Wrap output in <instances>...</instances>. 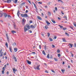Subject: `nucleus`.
Returning a JSON list of instances; mask_svg holds the SVG:
<instances>
[{
    "label": "nucleus",
    "mask_w": 76,
    "mask_h": 76,
    "mask_svg": "<svg viewBox=\"0 0 76 76\" xmlns=\"http://www.w3.org/2000/svg\"><path fill=\"white\" fill-rule=\"evenodd\" d=\"M40 66V65H39L37 66L36 67H34V69H35V70H37H37H40V69H39V68Z\"/></svg>",
    "instance_id": "obj_1"
},
{
    "label": "nucleus",
    "mask_w": 76,
    "mask_h": 76,
    "mask_svg": "<svg viewBox=\"0 0 76 76\" xmlns=\"http://www.w3.org/2000/svg\"><path fill=\"white\" fill-rule=\"evenodd\" d=\"M13 58V59L15 60V61L16 62H17V59H16V58L15 56L14 55H13L12 56Z\"/></svg>",
    "instance_id": "obj_2"
},
{
    "label": "nucleus",
    "mask_w": 76,
    "mask_h": 76,
    "mask_svg": "<svg viewBox=\"0 0 76 76\" xmlns=\"http://www.w3.org/2000/svg\"><path fill=\"white\" fill-rule=\"evenodd\" d=\"M36 25H37V24H35V25L34 26H33V25H31V28H35V27H36Z\"/></svg>",
    "instance_id": "obj_3"
},
{
    "label": "nucleus",
    "mask_w": 76,
    "mask_h": 76,
    "mask_svg": "<svg viewBox=\"0 0 76 76\" xmlns=\"http://www.w3.org/2000/svg\"><path fill=\"white\" fill-rule=\"evenodd\" d=\"M24 31L25 32H26V31L28 29V28H26V26H24Z\"/></svg>",
    "instance_id": "obj_4"
},
{
    "label": "nucleus",
    "mask_w": 76,
    "mask_h": 76,
    "mask_svg": "<svg viewBox=\"0 0 76 76\" xmlns=\"http://www.w3.org/2000/svg\"><path fill=\"white\" fill-rule=\"evenodd\" d=\"M28 16V14H27L25 13L24 15L23 16V18H27Z\"/></svg>",
    "instance_id": "obj_5"
},
{
    "label": "nucleus",
    "mask_w": 76,
    "mask_h": 76,
    "mask_svg": "<svg viewBox=\"0 0 76 76\" xmlns=\"http://www.w3.org/2000/svg\"><path fill=\"white\" fill-rule=\"evenodd\" d=\"M0 54H1L0 57H2L3 54H4V53L3 52H2L0 53Z\"/></svg>",
    "instance_id": "obj_6"
},
{
    "label": "nucleus",
    "mask_w": 76,
    "mask_h": 76,
    "mask_svg": "<svg viewBox=\"0 0 76 76\" xmlns=\"http://www.w3.org/2000/svg\"><path fill=\"white\" fill-rule=\"evenodd\" d=\"M27 62V63L28 64H31V62L28 61V60H26Z\"/></svg>",
    "instance_id": "obj_7"
},
{
    "label": "nucleus",
    "mask_w": 76,
    "mask_h": 76,
    "mask_svg": "<svg viewBox=\"0 0 76 76\" xmlns=\"http://www.w3.org/2000/svg\"><path fill=\"white\" fill-rule=\"evenodd\" d=\"M12 0H7V3H10L11 1H12Z\"/></svg>",
    "instance_id": "obj_8"
},
{
    "label": "nucleus",
    "mask_w": 76,
    "mask_h": 76,
    "mask_svg": "<svg viewBox=\"0 0 76 76\" xmlns=\"http://www.w3.org/2000/svg\"><path fill=\"white\" fill-rule=\"evenodd\" d=\"M3 14H4V13L3 12H0V17H2V16H3Z\"/></svg>",
    "instance_id": "obj_9"
},
{
    "label": "nucleus",
    "mask_w": 76,
    "mask_h": 76,
    "mask_svg": "<svg viewBox=\"0 0 76 76\" xmlns=\"http://www.w3.org/2000/svg\"><path fill=\"white\" fill-rule=\"evenodd\" d=\"M26 26L27 27V28H28V29H30V27L29 26V25H28V24H27L26 25Z\"/></svg>",
    "instance_id": "obj_10"
},
{
    "label": "nucleus",
    "mask_w": 76,
    "mask_h": 76,
    "mask_svg": "<svg viewBox=\"0 0 76 76\" xmlns=\"http://www.w3.org/2000/svg\"><path fill=\"white\" fill-rule=\"evenodd\" d=\"M37 18L38 19H39V20H42V19H41V17L39 16H37Z\"/></svg>",
    "instance_id": "obj_11"
},
{
    "label": "nucleus",
    "mask_w": 76,
    "mask_h": 76,
    "mask_svg": "<svg viewBox=\"0 0 76 76\" xmlns=\"http://www.w3.org/2000/svg\"><path fill=\"white\" fill-rule=\"evenodd\" d=\"M33 4H34L35 8L37 10V6H36V5L34 3H33Z\"/></svg>",
    "instance_id": "obj_12"
},
{
    "label": "nucleus",
    "mask_w": 76,
    "mask_h": 76,
    "mask_svg": "<svg viewBox=\"0 0 76 76\" xmlns=\"http://www.w3.org/2000/svg\"><path fill=\"white\" fill-rule=\"evenodd\" d=\"M14 27L15 28V29H16V24L15 23H14Z\"/></svg>",
    "instance_id": "obj_13"
},
{
    "label": "nucleus",
    "mask_w": 76,
    "mask_h": 76,
    "mask_svg": "<svg viewBox=\"0 0 76 76\" xmlns=\"http://www.w3.org/2000/svg\"><path fill=\"white\" fill-rule=\"evenodd\" d=\"M26 20H25V18H23L22 20V21L23 22L22 23H24V22H25Z\"/></svg>",
    "instance_id": "obj_14"
},
{
    "label": "nucleus",
    "mask_w": 76,
    "mask_h": 76,
    "mask_svg": "<svg viewBox=\"0 0 76 76\" xmlns=\"http://www.w3.org/2000/svg\"><path fill=\"white\" fill-rule=\"evenodd\" d=\"M69 45L70 48H72L73 46H72V44L69 43Z\"/></svg>",
    "instance_id": "obj_15"
},
{
    "label": "nucleus",
    "mask_w": 76,
    "mask_h": 76,
    "mask_svg": "<svg viewBox=\"0 0 76 76\" xmlns=\"http://www.w3.org/2000/svg\"><path fill=\"white\" fill-rule=\"evenodd\" d=\"M25 2H23L22 4H20V5L21 6H24V5H25Z\"/></svg>",
    "instance_id": "obj_16"
},
{
    "label": "nucleus",
    "mask_w": 76,
    "mask_h": 76,
    "mask_svg": "<svg viewBox=\"0 0 76 76\" xmlns=\"http://www.w3.org/2000/svg\"><path fill=\"white\" fill-rule=\"evenodd\" d=\"M63 41L64 42H67V41L66 40V39H65V38H63L62 39Z\"/></svg>",
    "instance_id": "obj_17"
},
{
    "label": "nucleus",
    "mask_w": 76,
    "mask_h": 76,
    "mask_svg": "<svg viewBox=\"0 0 76 76\" xmlns=\"http://www.w3.org/2000/svg\"><path fill=\"white\" fill-rule=\"evenodd\" d=\"M14 51L15 52H16L18 51V49L16 48H14Z\"/></svg>",
    "instance_id": "obj_18"
},
{
    "label": "nucleus",
    "mask_w": 76,
    "mask_h": 76,
    "mask_svg": "<svg viewBox=\"0 0 76 76\" xmlns=\"http://www.w3.org/2000/svg\"><path fill=\"white\" fill-rule=\"evenodd\" d=\"M9 48H10V52H11V53H12V48H11V47L10 46L9 47Z\"/></svg>",
    "instance_id": "obj_19"
},
{
    "label": "nucleus",
    "mask_w": 76,
    "mask_h": 76,
    "mask_svg": "<svg viewBox=\"0 0 76 76\" xmlns=\"http://www.w3.org/2000/svg\"><path fill=\"white\" fill-rule=\"evenodd\" d=\"M4 16L5 17V18H7V15L6 13H4Z\"/></svg>",
    "instance_id": "obj_20"
},
{
    "label": "nucleus",
    "mask_w": 76,
    "mask_h": 76,
    "mask_svg": "<svg viewBox=\"0 0 76 76\" xmlns=\"http://www.w3.org/2000/svg\"><path fill=\"white\" fill-rule=\"evenodd\" d=\"M42 53L43 54H44V55H45V56L46 55V54L45 53V51H44V50H43Z\"/></svg>",
    "instance_id": "obj_21"
},
{
    "label": "nucleus",
    "mask_w": 76,
    "mask_h": 76,
    "mask_svg": "<svg viewBox=\"0 0 76 76\" xmlns=\"http://www.w3.org/2000/svg\"><path fill=\"white\" fill-rule=\"evenodd\" d=\"M19 13H20V11H19V10H18V12H17V15L18 16H19Z\"/></svg>",
    "instance_id": "obj_22"
},
{
    "label": "nucleus",
    "mask_w": 76,
    "mask_h": 76,
    "mask_svg": "<svg viewBox=\"0 0 76 76\" xmlns=\"http://www.w3.org/2000/svg\"><path fill=\"white\" fill-rule=\"evenodd\" d=\"M5 45L7 48H8V44H7V42H6V43Z\"/></svg>",
    "instance_id": "obj_23"
},
{
    "label": "nucleus",
    "mask_w": 76,
    "mask_h": 76,
    "mask_svg": "<svg viewBox=\"0 0 76 76\" xmlns=\"http://www.w3.org/2000/svg\"><path fill=\"white\" fill-rule=\"evenodd\" d=\"M46 22L48 24V25H50V23H49L48 21H46Z\"/></svg>",
    "instance_id": "obj_24"
},
{
    "label": "nucleus",
    "mask_w": 76,
    "mask_h": 76,
    "mask_svg": "<svg viewBox=\"0 0 76 76\" xmlns=\"http://www.w3.org/2000/svg\"><path fill=\"white\" fill-rule=\"evenodd\" d=\"M51 21L53 23H56V21H55L54 20H53L52 19Z\"/></svg>",
    "instance_id": "obj_25"
},
{
    "label": "nucleus",
    "mask_w": 76,
    "mask_h": 76,
    "mask_svg": "<svg viewBox=\"0 0 76 76\" xmlns=\"http://www.w3.org/2000/svg\"><path fill=\"white\" fill-rule=\"evenodd\" d=\"M48 26H45V29H48Z\"/></svg>",
    "instance_id": "obj_26"
},
{
    "label": "nucleus",
    "mask_w": 76,
    "mask_h": 76,
    "mask_svg": "<svg viewBox=\"0 0 76 76\" xmlns=\"http://www.w3.org/2000/svg\"><path fill=\"white\" fill-rule=\"evenodd\" d=\"M73 24L74 25V26H75V27L76 28V24L75 23V22H74L73 23Z\"/></svg>",
    "instance_id": "obj_27"
},
{
    "label": "nucleus",
    "mask_w": 76,
    "mask_h": 76,
    "mask_svg": "<svg viewBox=\"0 0 76 76\" xmlns=\"http://www.w3.org/2000/svg\"><path fill=\"white\" fill-rule=\"evenodd\" d=\"M51 71L52 72H53V73H56V72H55V71H54L52 69H51Z\"/></svg>",
    "instance_id": "obj_28"
},
{
    "label": "nucleus",
    "mask_w": 76,
    "mask_h": 76,
    "mask_svg": "<svg viewBox=\"0 0 76 76\" xmlns=\"http://www.w3.org/2000/svg\"><path fill=\"white\" fill-rule=\"evenodd\" d=\"M60 27V28H63V26H61L60 25H58Z\"/></svg>",
    "instance_id": "obj_29"
},
{
    "label": "nucleus",
    "mask_w": 76,
    "mask_h": 76,
    "mask_svg": "<svg viewBox=\"0 0 76 76\" xmlns=\"http://www.w3.org/2000/svg\"><path fill=\"white\" fill-rule=\"evenodd\" d=\"M49 40L51 42H52V41H53V39H51V38H49Z\"/></svg>",
    "instance_id": "obj_30"
},
{
    "label": "nucleus",
    "mask_w": 76,
    "mask_h": 76,
    "mask_svg": "<svg viewBox=\"0 0 76 76\" xmlns=\"http://www.w3.org/2000/svg\"><path fill=\"white\" fill-rule=\"evenodd\" d=\"M48 13L49 16H51V12H48Z\"/></svg>",
    "instance_id": "obj_31"
},
{
    "label": "nucleus",
    "mask_w": 76,
    "mask_h": 76,
    "mask_svg": "<svg viewBox=\"0 0 76 76\" xmlns=\"http://www.w3.org/2000/svg\"><path fill=\"white\" fill-rule=\"evenodd\" d=\"M12 45H13L14 46L16 45V43H13Z\"/></svg>",
    "instance_id": "obj_32"
},
{
    "label": "nucleus",
    "mask_w": 76,
    "mask_h": 76,
    "mask_svg": "<svg viewBox=\"0 0 76 76\" xmlns=\"http://www.w3.org/2000/svg\"><path fill=\"white\" fill-rule=\"evenodd\" d=\"M50 33H48V37H50Z\"/></svg>",
    "instance_id": "obj_33"
},
{
    "label": "nucleus",
    "mask_w": 76,
    "mask_h": 76,
    "mask_svg": "<svg viewBox=\"0 0 76 76\" xmlns=\"http://www.w3.org/2000/svg\"><path fill=\"white\" fill-rule=\"evenodd\" d=\"M61 71H62V72L63 73H64V70H63V69H61Z\"/></svg>",
    "instance_id": "obj_34"
},
{
    "label": "nucleus",
    "mask_w": 76,
    "mask_h": 76,
    "mask_svg": "<svg viewBox=\"0 0 76 76\" xmlns=\"http://www.w3.org/2000/svg\"><path fill=\"white\" fill-rule=\"evenodd\" d=\"M47 48V46H46V45H45L44 46V49L45 50H46L47 49H46Z\"/></svg>",
    "instance_id": "obj_35"
},
{
    "label": "nucleus",
    "mask_w": 76,
    "mask_h": 76,
    "mask_svg": "<svg viewBox=\"0 0 76 76\" xmlns=\"http://www.w3.org/2000/svg\"><path fill=\"white\" fill-rule=\"evenodd\" d=\"M61 55H60V54H58V57H61Z\"/></svg>",
    "instance_id": "obj_36"
},
{
    "label": "nucleus",
    "mask_w": 76,
    "mask_h": 76,
    "mask_svg": "<svg viewBox=\"0 0 76 76\" xmlns=\"http://www.w3.org/2000/svg\"><path fill=\"white\" fill-rule=\"evenodd\" d=\"M15 3H18V0H15Z\"/></svg>",
    "instance_id": "obj_37"
},
{
    "label": "nucleus",
    "mask_w": 76,
    "mask_h": 76,
    "mask_svg": "<svg viewBox=\"0 0 76 76\" xmlns=\"http://www.w3.org/2000/svg\"><path fill=\"white\" fill-rule=\"evenodd\" d=\"M13 72L14 73H15V69L13 68Z\"/></svg>",
    "instance_id": "obj_38"
},
{
    "label": "nucleus",
    "mask_w": 76,
    "mask_h": 76,
    "mask_svg": "<svg viewBox=\"0 0 76 76\" xmlns=\"http://www.w3.org/2000/svg\"><path fill=\"white\" fill-rule=\"evenodd\" d=\"M8 18H12V17H11V16L10 15H9L8 16Z\"/></svg>",
    "instance_id": "obj_39"
},
{
    "label": "nucleus",
    "mask_w": 76,
    "mask_h": 76,
    "mask_svg": "<svg viewBox=\"0 0 76 76\" xmlns=\"http://www.w3.org/2000/svg\"><path fill=\"white\" fill-rule=\"evenodd\" d=\"M65 34L67 36H69V34L67 33L66 32L65 33Z\"/></svg>",
    "instance_id": "obj_40"
},
{
    "label": "nucleus",
    "mask_w": 76,
    "mask_h": 76,
    "mask_svg": "<svg viewBox=\"0 0 76 76\" xmlns=\"http://www.w3.org/2000/svg\"><path fill=\"white\" fill-rule=\"evenodd\" d=\"M47 58H50V55L49 54L47 56Z\"/></svg>",
    "instance_id": "obj_41"
},
{
    "label": "nucleus",
    "mask_w": 76,
    "mask_h": 76,
    "mask_svg": "<svg viewBox=\"0 0 76 76\" xmlns=\"http://www.w3.org/2000/svg\"><path fill=\"white\" fill-rule=\"evenodd\" d=\"M64 18H65L66 19H67V17H66V16L64 15Z\"/></svg>",
    "instance_id": "obj_42"
},
{
    "label": "nucleus",
    "mask_w": 76,
    "mask_h": 76,
    "mask_svg": "<svg viewBox=\"0 0 76 76\" xmlns=\"http://www.w3.org/2000/svg\"><path fill=\"white\" fill-rule=\"evenodd\" d=\"M7 38V40L8 41V42H9V38L8 37Z\"/></svg>",
    "instance_id": "obj_43"
},
{
    "label": "nucleus",
    "mask_w": 76,
    "mask_h": 76,
    "mask_svg": "<svg viewBox=\"0 0 76 76\" xmlns=\"http://www.w3.org/2000/svg\"><path fill=\"white\" fill-rule=\"evenodd\" d=\"M12 33H16V31H12Z\"/></svg>",
    "instance_id": "obj_44"
},
{
    "label": "nucleus",
    "mask_w": 76,
    "mask_h": 76,
    "mask_svg": "<svg viewBox=\"0 0 76 76\" xmlns=\"http://www.w3.org/2000/svg\"><path fill=\"white\" fill-rule=\"evenodd\" d=\"M2 70H4V71H5V68L4 67H3L2 68Z\"/></svg>",
    "instance_id": "obj_45"
},
{
    "label": "nucleus",
    "mask_w": 76,
    "mask_h": 76,
    "mask_svg": "<svg viewBox=\"0 0 76 76\" xmlns=\"http://www.w3.org/2000/svg\"><path fill=\"white\" fill-rule=\"evenodd\" d=\"M54 60L56 61H58V59L57 58H54Z\"/></svg>",
    "instance_id": "obj_46"
},
{
    "label": "nucleus",
    "mask_w": 76,
    "mask_h": 76,
    "mask_svg": "<svg viewBox=\"0 0 76 76\" xmlns=\"http://www.w3.org/2000/svg\"><path fill=\"white\" fill-rule=\"evenodd\" d=\"M67 29V28H63V30H66Z\"/></svg>",
    "instance_id": "obj_47"
},
{
    "label": "nucleus",
    "mask_w": 76,
    "mask_h": 76,
    "mask_svg": "<svg viewBox=\"0 0 76 76\" xmlns=\"http://www.w3.org/2000/svg\"><path fill=\"white\" fill-rule=\"evenodd\" d=\"M4 70H2V73L3 74V75L4 73Z\"/></svg>",
    "instance_id": "obj_48"
},
{
    "label": "nucleus",
    "mask_w": 76,
    "mask_h": 76,
    "mask_svg": "<svg viewBox=\"0 0 76 76\" xmlns=\"http://www.w3.org/2000/svg\"><path fill=\"white\" fill-rule=\"evenodd\" d=\"M20 15H21V16H22V17H23V15H24L23 14H20Z\"/></svg>",
    "instance_id": "obj_49"
},
{
    "label": "nucleus",
    "mask_w": 76,
    "mask_h": 76,
    "mask_svg": "<svg viewBox=\"0 0 76 76\" xmlns=\"http://www.w3.org/2000/svg\"><path fill=\"white\" fill-rule=\"evenodd\" d=\"M52 46L53 47V48H55V47H56L54 45H52Z\"/></svg>",
    "instance_id": "obj_50"
},
{
    "label": "nucleus",
    "mask_w": 76,
    "mask_h": 76,
    "mask_svg": "<svg viewBox=\"0 0 76 76\" xmlns=\"http://www.w3.org/2000/svg\"><path fill=\"white\" fill-rule=\"evenodd\" d=\"M38 3H39V4H42V3L40 1Z\"/></svg>",
    "instance_id": "obj_51"
},
{
    "label": "nucleus",
    "mask_w": 76,
    "mask_h": 76,
    "mask_svg": "<svg viewBox=\"0 0 76 76\" xmlns=\"http://www.w3.org/2000/svg\"><path fill=\"white\" fill-rule=\"evenodd\" d=\"M58 1H61V2L62 3H63V2L61 0H58Z\"/></svg>",
    "instance_id": "obj_52"
},
{
    "label": "nucleus",
    "mask_w": 76,
    "mask_h": 76,
    "mask_svg": "<svg viewBox=\"0 0 76 76\" xmlns=\"http://www.w3.org/2000/svg\"><path fill=\"white\" fill-rule=\"evenodd\" d=\"M57 52L58 53H60V51L59 50H57Z\"/></svg>",
    "instance_id": "obj_53"
},
{
    "label": "nucleus",
    "mask_w": 76,
    "mask_h": 76,
    "mask_svg": "<svg viewBox=\"0 0 76 76\" xmlns=\"http://www.w3.org/2000/svg\"><path fill=\"white\" fill-rule=\"evenodd\" d=\"M39 48H40V49H41V45H39Z\"/></svg>",
    "instance_id": "obj_54"
},
{
    "label": "nucleus",
    "mask_w": 76,
    "mask_h": 76,
    "mask_svg": "<svg viewBox=\"0 0 76 76\" xmlns=\"http://www.w3.org/2000/svg\"><path fill=\"white\" fill-rule=\"evenodd\" d=\"M55 10H56V11H57V7H56L55 8Z\"/></svg>",
    "instance_id": "obj_55"
},
{
    "label": "nucleus",
    "mask_w": 76,
    "mask_h": 76,
    "mask_svg": "<svg viewBox=\"0 0 76 76\" xmlns=\"http://www.w3.org/2000/svg\"><path fill=\"white\" fill-rule=\"evenodd\" d=\"M28 1L29 2V3L30 4H31V1H30L28 0Z\"/></svg>",
    "instance_id": "obj_56"
},
{
    "label": "nucleus",
    "mask_w": 76,
    "mask_h": 76,
    "mask_svg": "<svg viewBox=\"0 0 76 76\" xmlns=\"http://www.w3.org/2000/svg\"><path fill=\"white\" fill-rule=\"evenodd\" d=\"M71 55L72 57H73V54L72 53H71Z\"/></svg>",
    "instance_id": "obj_57"
},
{
    "label": "nucleus",
    "mask_w": 76,
    "mask_h": 76,
    "mask_svg": "<svg viewBox=\"0 0 76 76\" xmlns=\"http://www.w3.org/2000/svg\"><path fill=\"white\" fill-rule=\"evenodd\" d=\"M50 58H53V56L51 55Z\"/></svg>",
    "instance_id": "obj_58"
},
{
    "label": "nucleus",
    "mask_w": 76,
    "mask_h": 76,
    "mask_svg": "<svg viewBox=\"0 0 76 76\" xmlns=\"http://www.w3.org/2000/svg\"><path fill=\"white\" fill-rule=\"evenodd\" d=\"M0 22H1V23H3V20H0Z\"/></svg>",
    "instance_id": "obj_59"
},
{
    "label": "nucleus",
    "mask_w": 76,
    "mask_h": 76,
    "mask_svg": "<svg viewBox=\"0 0 76 76\" xmlns=\"http://www.w3.org/2000/svg\"><path fill=\"white\" fill-rule=\"evenodd\" d=\"M32 20H30V23H32Z\"/></svg>",
    "instance_id": "obj_60"
},
{
    "label": "nucleus",
    "mask_w": 76,
    "mask_h": 76,
    "mask_svg": "<svg viewBox=\"0 0 76 76\" xmlns=\"http://www.w3.org/2000/svg\"><path fill=\"white\" fill-rule=\"evenodd\" d=\"M56 38H57V37H54V39H56Z\"/></svg>",
    "instance_id": "obj_61"
},
{
    "label": "nucleus",
    "mask_w": 76,
    "mask_h": 76,
    "mask_svg": "<svg viewBox=\"0 0 76 76\" xmlns=\"http://www.w3.org/2000/svg\"><path fill=\"white\" fill-rule=\"evenodd\" d=\"M2 53V49H1V50L0 51V53Z\"/></svg>",
    "instance_id": "obj_62"
},
{
    "label": "nucleus",
    "mask_w": 76,
    "mask_h": 76,
    "mask_svg": "<svg viewBox=\"0 0 76 76\" xmlns=\"http://www.w3.org/2000/svg\"><path fill=\"white\" fill-rule=\"evenodd\" d=\"M74 46H75V47H76V44L75 43L74 44Z\"/></svg>",
    "instance_id": "obj_63"
},
{
    "label": "nucleus",
    "mask_w": 76,
    "mask_h": 76,
    "mask_svg": "<svg viewBox=\"0 0 76 76\" xmlns=\"http://www.w3.org/2000/svg\"><path fill=\"white\" fill-rule=\"evenodd\" d=\"M28 10H26V13H28Z\"/></svg>",
    "instance_id": "obj_64"
}]
</instances>
